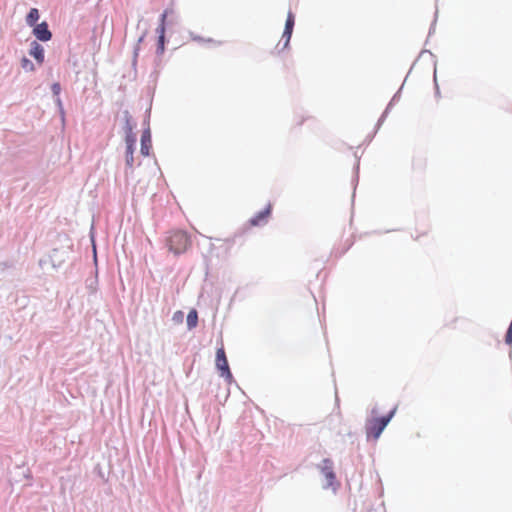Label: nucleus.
<instances>
[{
  "instance_id": "f257e3e1",
  "label": "nucleus",
  "mask_w": 512,
  "mask_h": 512,
  "mask_svg": "<svg viewBox=\"0 0 512 512\" xmlns=\"http://www.w3.org/2000/svg\"><path fill=\"white\" fill-rule=\"evenodd\" d=\"M395 413L396 407L393 408L387 415L378 416L379 408L377 405H374L371 408L370 415L366 418L365 421V432L367 438L373 437L375 440H377L391 419L394 417Z\"/></svg>"
},
{
  "instance_id": "f03ea898",
  "label": "nucleus",
  "mask_w": 512,
  "mask_h": 512,
  "mask_svg": "<svg viewBox=\"0 0 512 512\" xmlns=\"http://www.w3.org/2000/svg\"><path fill=\"white\" fill-rule=\"evenodd\" d=\"M190 243V238L184 231H175L168 238L169 249L175 254L186 251Z\"/></svg>"
},
{
  "instance_id": "7ed1b4c3",
  "label": "nucleus",
  "mask_w": 512,
  "mask_h": 512,
  "mask_svg": "<svg viewBox=\"0 0 512 512\" xmlns=\"http://www.w3.org/2000/svg\"><path fill=\"white\" fill-rule=\"evenodd\" d=\"M317 467L320 470L321 474L326 479V483L323 484V488L324 489L333 488L335 490L336 488L334 487V483L336 480V475L334 472L333 461L329 458H325L322 460V462L320 464H318Z\"/></svg>"
},
{
  "instance_id": "20e7f679",
  "label": "nucleus",
  "mask_w": 512,
  "mask_h": 512,
  "mask_svg": "<svg viewBox=\"0 0 512 512\" xmlns=\"http://www.w3.org/2000/svg\"><path fill=\"white\" fill-rule=\"evenodd\" d=\"M216 367L221 372L222 377H225L228 381H231L232 374L228 365L225 351L222 347L216 351Z\"/></svg>"
},
{
  "instance_id": "39448f33",
  "label": "nucleus",
  "mask_w": 512,
  "mask_h": 512,
  "mask_svg": "<svg viewBox=\"0 0 512 512\" xmlns=\"http://www.w3.org/2000/svg\"><path fill=\"white\" fill-rule=\"evenodd\" d=\"M295 24V17L293 13L290 11L287 15L284 32L282 35V39L284 40L283 48H287L292 36L293 28Z\"/></svg>"
},
{
  "instance_id": "423d86ee",
  "label": "nucleus",
  "mask_w": 512,
  "mask_h": 512,
  "mask_svg": "<svg viewBox=\"0 0 512 512\" xmlns=\"http://www.w3.org/2000/svg\"><path fill=\"white\" fill-rule=\"evenodd\" d=\"M33 34L38 40L43 42L49 41L52 38V33L49 30L47 22H42L34 26Z\"/></svg>"
},
{
  "instance_id": "0eeeda50",
  "label": "nucleus",
  "mask_w": 512,
  "mask_h": 512,
  "mask_svg": "<svg viewBox=\"0 0 512 512\" xmlns=\"http://www.w3.org/2000/svg\"><path fill=\"white\" fill-rule=\"evenodd\" d=\"M270 214L271 205L269 204L264 210L258 212L255 216H253L249 220V223L251 226H263L267 223Z\"/></svg>"
},
{
  "instance_id": "6e6552de",
  "label": "nucleus",
  "mask_w": 512,
  "mask_h": 512,
  "mask_svg": "<svg viewBox=\"0 0 512 512\" xmlns=\"http://www.w3.org/2000/svg\"><path fill=\"white\" fill-rule=\"evenodd\" d=\"M68 249L59 250L53 249L51 254L49 255V261L51 262L53 268H58L68 257Z\"/></svg>"
},
{
  "instance_id": "1a4fd4ad",
  "label": "nucleus",
  "mask_w": 512,
  "mask_h": 512,
  "mask_svg": "<svg viewBox=\"0 0 512 512\" xmlns=\"http://www.w3.org/2000/svg\"><path fill=\"white\" fill-rule=\"evenodd\" d=\"M151 148V133L149 129L143 131L141 136V154L144 156L149 155V151Z\"/></svg>"
},
{
  "instance_id": "9d476101",
  "label": "nucleus",
  "mask_w": 512,
  "mask_h": 512,
  "mask_svg": "<svg viewBox=\"0 0 512 512\" xmlns=\"http://www.w3.org/2000/svg\"><path fill=\"white\" fill-rule=\"evenodd\" d=\"M30 55L41 64L44 61V48L38 42L33 41L31 44Z\"/></svg>"
},
{
  "instance_id": "9b49d317",
  "label": "nucleus",
  "mask_w": 512,
  "mask_h": 512,
  "mask_svg": "<svg viewBox=\"0 0 512 512\" xmlns=\"http://www.w3.org/2000/svg\"><path fill=\"white\" fill-rule=\"evenodd\" d=\"M168 13H169V10L166 9L160 16V23H159L158 28L156 29V32L158 33L159 40H165V22H166Z\"/></svg>"
},
{
  "instance_id": "f8f14e48",
  "label": "nucleus",
  "mask_w": 512,
  "mask_h": 512,
  "mask_svg": "<svg viewBox=\"0 0 512 512\" xmlns=\"http://www.w3.org/2000/svg\"><path fill=\"white\" fill-rule=\"evenodd\" d=\"M39 19V11L36 8H31L26 16L27 25L34 27Z\"/></svg>"
},
{
  "instance_id": "ddd939ff",
  "label": "nucleus",
  "mask_w": 512,
  "mask_h": 512,
  "mask_svg": "<svg viewBox=\"0 0 512 512\" xmlns=\"http://www.w3.org/2000/svg\"><path fill=\"white\" fill-rule=\"evenodd\" d=\"M198 322V314L196 310H191L187 315V327L189 330L195 328Z\"/></svg>"
},
{
  "instance_id": "4468645a",
  "label": "nucleus",
  "mask_w": 512,
  "mask_h": 512,
  "mask_svg": "<svg viewBox=\"0 0 512 512\" xmlns=\"http://www.w3.org/2000/svg\"><path fill=\"white\" fill-rule=\"evenodd\" d=\"M125 164H126L127 168L133 169V166H134V148L126 147Z\"/></svg>"
},
{
  "instance_id": "2eb2a0df",
  "label": "nucleus",
  "mask_w": 512,
  "mask_h": 512,
  "mask_svg": "<svg viewBox=\"0 0 512 512\" xmlns=\"http://www.w3.org/2000/svg\"><path fill=\"white\" fill-rule=\"evenodd\" d=\"M123 114H124V119H125V125H124L125 134L133 133V129L136 126L135 123L132 122L131 116L128 111H124Z\"/></svg>"
},
{
  "instance_id": "dca6fc26",
  "label": "nucleus",
  "mask_w": 512,
  "mask_h": 512,
  "mask_svg": "<svg viewBox=\"0 0 512 512\" xmlns=\"http://www.w3.org/2000/svg\"><path fill=\"white\" fill-rule=\"evenodd\" d=\"M136 140V134L134 132L125 134L126 147L134 148Z\"/></svg>"
},
{
  "instance_id": "f3484780",
  "label": "nucleus",
  "mask_w": 512,
  "mask_h": 512,
  "mask_svg": "<svg viewBox=\"0 0 512 512\" xmlns=\"http://www.w3.org/2000/svg\"><path fill=\"white\" fill-rule=\"evenodd\" d=\"M21 66L26 71H33L35 69L33 62L26 57L22 58Z\"/></svg>"
},
{
  "instance_id": "a211bd4d",
  "label": "nucleus",
  "mask_w": 512,
  "mask_h": 512,
  "mask_svg": "<svg viewBox=\"0 0 512 512\" xmlns=\"http://www.w3.org/2000/svg\"><path fill=\"white\" fill-rule=\"evenodd\" d=\"M146 36V32H144L138 39L137 44L134 48V62L136 61V58L138 56V52L140 49V43L144 40V37Z\"/></svg>"
},
{
  "instance_id": "6ab92c4d",
  "label": "nucleus",
  "mask_w": 512,
  "mask_h": 512,
  "mask_svg": "<svg viewBox=\"0 0 512 512\" xmlns=\"http://www.w3.org/2000/svg\"><path fill=\"white\" fill-rule=\"evenodd\" d=\"M55 104L59 110V114L61 115V117L63 119L65 112H64L63 103H62L60 97H55Z\"/></svg>"
},
{
  "instance_id": "aec40b11",
  "label": "nucleus",
  "mask_w": 512,
  "mask_h": 512,
  "mask_svg": "<svg viewBox=\"0 0 512 512\" xmlns=\"http://www.w3.org/2000/svg\"><path fill=\"white\" fill-rule=\"evenodd\" d=\"M190 36H191L192 40L197 41V42L214 43V40H213V39H211V38L204 39V38H202V37H200V36H198V35H195V34H193V33H190Z\"/></svg>"
},
{
  "instance_id": "412c9836",
  "label": "nucleus",
  "mask_w": 512,
  "mask_h": 512,
  "mask_svg": "<svg viewBox=\"0 0 512 512\" xmlns=\"http://www.w3.org/2000/svg\"><path fill=\"white\" fill-rule=\"evenodd\" d=\"M51 90H52L54 97H59V94L61 92V85L58 82L53 83L51 86Z\"/></svg>"
},
{
  "instance_id": "4be33fe9",
  "label": "nucleus",
  "mask_w": 512,
  "mask_h": 512,
  "mask_svg": "<svg viewBox=\"0 0 512 512\" xmlns=\"http://www.w3.org/2000/svg\"><path fill=\"white\" fill-rule=\"evenodd\" d=\"M387 117V111H384L383 114L381 115V117L379 118L378 122H377V125H376V130H378L380 128V126L383 124V122L385 121ZM377 131H375L376 133Z\"/></svg>"
},
{
  "instance_id": "5701e85b",
  "label": "nucleus",
  "mask_w": 512,
  "mask_h": 512,
  "mask_svg": "<svg viewBox=\"0 0 512 512\" xmlns=\"http://www.w3.org/2000/svg\"><path fill=\"white\" fill-rule=\"evenodd\" d=\"M387 117V111H384L383 114L381 115V117L379 118L378 122H377V125H376V130H378L380 128V126L383 124V122L385 121ZM377 131H375L376 133Z\"/></svg>"
},
{
  "instance_id": "b1692460",
  "label": "nucleus",
  "mask_w": 512,
  "mask_h": 512,
  "mask_svg": "<svg viewBox=\"0 0 512 512\" xmlns=\"http://www.w3.org/2000/svg\"><path fill=\"white\" fill-rule=\"evenodd\" d=\"M387 117V111H384L383 114L381 115V117L379 118L378 122H377V125H376V130H378L380 128V126L383 124V122L385 121ZM377 131H375L376 133Z\"/></svg>"
},
{
  "instance_id": "393cba45",
  "label": "nucleus",
  "mask_w": 512,
  "mask_h": 512,
  "mask_svg": "<svg viewBox=\"0 0 512 512\" xmlns=\"http://www.w3.org/2000/svg\"><path fill=\"white\" fill-rule=\"evenodd\" d=\"M505 342L508 345L512 344V329L511 328H508V330L506 332Z\"/></svg>"
},
{
  "instance_id": "a878e982",
  "label": "nucleus",
  "mask_w": 512,
  "mask_h": 512,
  "mask_svg": "<svg viewBox=\"0 0 512 512\" xmlns=\"http://www.w3.org/2000/svg\"><path fill=\"white\" fill-rule=\"evenodd\" d=\"M164 42H165V40L158 39V44H157V53L158 54H162L164 52Z\"/></svg>"
},
{
  "instance_id": "bb28decb",
  "label": "nucleus",
  "mask_w": 512,
  "mask_h": 512,
  "mask_svg": "<svg viewBox=\"0 0 512 512\" xmlns=\"http://www.w3.org/2000/svg\"><path fill=\"white\" fill-rule=\"evenodd\" d=\"M183 318V313L181 311H178L174 314L173 320L175 321H181Z\"/></svg>"
},
{
  "instance_id": "cd10ccee",
  "label": "nucleus",
  "mask_w": 512,
  "mask_h": 512,
  "mask_svg": "<svg viewBox=\"0 0 512 512\" xmlns=\"http://www.w3.org/2000/svg\"><path fill=\"white\" fill-rule=\"evenodd\" d=\"M434 82H435V88H436V95H439L440 91H439V87H438V84H437L436 68L434 69Z\"/></svg>"
},
{
  "instance_id": "c85d7f7f",
  "label": "nucleus",
  "mask_w": 512,
  "mask_h": 512,
  "mask_svg": "<svg viewBox=\"0 0 512 512\" xmlns=\"http://www.w3.org/2000/svg\"><path fill=\"white\" fill-rule=\"evenodd\" d=\"M402 87L399 89V91L392 97L391 101L394 103L395 101H397L399 99V95H400V91H401Z\"/></svg>"
},
{
  "instance_id": "c756f323",
  "label": "nucleus",
  "mask_w": 512,
  "mask_h": 512,
  "mask_svg": "<svg viewBox=\"0 0 512 512\" xmlns=\"http://www.w3.org/2000/svg\"><path fill=\"white\" fill-rule=\"evenodd\" d=\"M393 105H394V103L392 101H390L384 111H387V114H388Z\"/></svg>"
},
{
  "instance_id": "7c9ffc66",
  "label": "nucleus",
  "mask_w": 512,
  "mask_h": 512,
  "mask_svg": "<svg viewBox=\"0 0 512 512\" xmlns=\"http://www.w3.org/2000/svg\"><path fill=\"white\" fill-rule=\"evenodd\" d=\"M393 105H394V103L392 101H390L384 111H387V114H388Z\"/></svg>"
},
{
  "instance_id": "2f4dec72",
  "label": "nucleus",
  "mask_w": 512,
  "mask_h": 512,
  "mask_svg": "<svg viewBox=\"0 0 512 512\" xmlns=\"http://www.w3.org/2000/svg\"><path fill=\"white\" fill-rule=\"evenodd\" d=\"M434 25H435V23H433L431 25L430 30H429V35H431L434 32Z\"/></svg>"
},
{
  "instance_id": "473e14b6",
  "label": "nucleus",
  "mask_w": 512,
  "mask_h": 512,
  "mask_svg": "<svg viewBox=\"0 0 512 512\" xmlns=\"http://www.w3.org/2000/svg\"><path fill=\"white\" fill-rule=\"evenodd\" d=\"M45 263H46V260H43V259H41V260H40V262H39V264H40L41 266H43Z\"/></svg>"
},
{
  "instance_id": "72a5a7b5",
  "label": "nucleus",
  "mask_w": 512,
  "mask_h": 512,
  "mask_svg": "<svg viewBox=\"0 0 512 512\" xmlns=\"http://www.w3.org/2000/svg\"><path fill=\"white\" fill-rule=\"evenodd\" d=\"M508 328H511V329H512V320H511L510 325H509V327H508Z\"/></svg>"
}]
</instances>
